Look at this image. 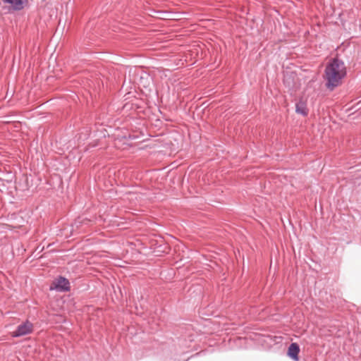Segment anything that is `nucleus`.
I'll list each match as a JSON object with an SVG mask.
<instances>
[{"label":"nucleus","mask_w":361,"mask_h":361,"mask_svg":"<svg viewBox=\"0 0 361 361\" xmlns=\"http://www.w3.org/2000/svg\"><path fill=\"white\" fill-rule=\"evenodd\" d=\"M33 330V325L30 322L19 325L17 329L11 333L13 337H19L30 334Z\"/></svg>","instance_id":"nucleus-2"},{"label":"nucleus","mask_w":361,"mask_h":361,"mask_svg":"<svg viewBox=\"0 0 361 361\" xmlns=\"http://www.w3.org/2000/svg\"><path fill=\"white\" fill-rule=\"evenodd\" d=\"M345 75L346 68L344 63L338 59H333L325 69L324 78L326 80V86L334 89L341 83Z\"/></svg>","instance_id":"nucleus-1"},{"label":"nucleus","mask_w":361,"mask_h":361,"mask_svg":"<svg viewBox=\"0 0 361 361\" xmlns=\"http://www.w3.org/2000/svg\"><path fill=\"white\" fill-rule=\"evenodd\" d=\"M50 289H56L59 291H68L70 289L69 281L63 277H59L52 283Z\"/></svg>","instance_id":"nucleus-3"},{"label":"nucleus","mask_w":361,"mask_h":361,"mask_svg":"<svg viewBox=\"0 0 361 361\" xmlns=\"http://www.w3.org/2000/svg\"><path fill=\"white\" fill-rule=\"evenodd\" d=\"M300 352V348L299 345L295 343H293L290 345L288 350V355L293 360L295 361H298V353Z\"/></svg>","instance_id":"nucleus-4"},{"label":"nucleus","mask_w":361,"mask_h":361,"mask_svg":"<svg viewBox=\"0 0 361 361\" xmlns=\"http://www.w3.org/2000/svg\"><path fill=\"white\" fill-rule=\"evenodd\" d=\"M295 111L298 114H300L304 116H306L308 114V109L307 108V105L304 102L302 101L299 102L296 104Z\"/></svg>","instance_id":"nucleus-5"},{"label":"nucleus","mask_w":361,"mask_h":361,"mask_svg":"<svg viewBox=\"0 0 361 361\" xmlns=\"http://www.w3.org/2000/svg\"><path fill=\"white\" fill-rule=\"evenodd\" d=\"M9 10L18 11L23 8L24 1H6Z\"/></svg>","instance_id":"nucleus-6"}]
</instances>
